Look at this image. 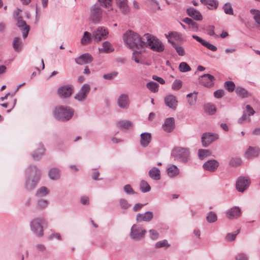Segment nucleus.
<instances>
[{
  "label": "nucleus",
  "instance_id": "nucleus-29",
  "mask_svg": "<svg viewBox=\"0 0 260 260\" xmlns=\"http://www.w3.org/2000/svg\"><path fill=\"white\" fill-rule=\"evenodd\" d=\"M183 22L189 25V28L192 31L197 32L199 29L198 24L191 19L186 17L183 19Z\"/></svg>",
  "mask_w": 260,
  "mask_h": 260
},
{
  "label": "nucleus",
  "instance_id": "nucleus-1",
  "mask_svg": "<svg viewBox=\"0 0 260 260\" xmlns=\"http://www.w3.org/2000/svg\"><path fill=\"white\" fill-rule=\"evenodd\" d=\"M123 39L126 46L132 49L143 48L144 44L143 36L141 37L132 30L126 31L123 35Z\"/></svg>",
  "mask_w": 260,
  "mask_h": 260
},
{
  "label": "nucleus",
  "instance_id": "nucleus-54",
  "mask_svg": "<svg viewBox=\"0 0 260 260\" xmlns=\"http://www.w3.org/2000/svg\"><path fill=\"white\" fill-rule=\"evenodd\" d=\"M119 205L120 208L123 209H127L131 206L126 199L123 198L119 200Z\"/></svg>",
  "mask_w": 260,
  "mask_h": 260
},
{
  "label": "nucleus",
  "instance_id": "nucleus-7",
  "mask_svg": "<svg viewBox=\"0 0 260 260\" xmlns=\"http://www.w3.org/2000/svg\"><path fill=\"white\" fill-rule=\"evenodd\" d=\"M146 231L142 228L134 224L131 228L130 237L135 240H142L145 236Z\"/></svg>",
  "mask_w": 260,
  "mask_h": 260
},
{
  "label": "nucleus",
  "instance_id": "nucleus-17",
  "mask_svg": "<svg viewBox=\"0 0 260 260\" xmlns=\"http://www.w3.org/2000/svg\"><path fill=\"white\" fill-rule=\"evenodd\" d=\"M118 106L121 109H127L129 106V100L128 94L122 93L117 99Z\"/></svg>",
  "mask_w": 260,
  "mask_h": 260
},
{
  "label": "nucleus",
  "instance_id": "nucleus-41",
  "mask_svg": "<svg viewBox=\"0 0 260 260\" xmlns=\"http://www.w3.org/2000/svg\"><path fill=\"white\" fill-rule=\"evenodd\" d=\"M92 36L91 34L88 31H85L82 38L81 40L82 45H85L89 43L92 39Z\"/></svg>",
  "mask_w": 260,
  "mask_h": 260
},
{
  "label": "nucleus",
  "instance_id": "nucleus-36",
  "mask_svg": "<svg viewBox=\"0 0 260 260\" xmlns=\"http://www.w3.org/2000/svg\"><path fill=\"white\" fill-rule=\"evenodd\" d=\"M200 2L204 5L207 6L209 9H216L218 6V2L217 0H201Z\"/></svg>",
  "mask_w": 260,
  "mask_h": 260
},
{
  "label": "nucleus",
  "instance_id": "nucleus-13",
  "mask_svg": "<svg viewBox=\"0 0 260 260\" xmlns=\"http://www.w3.org/2000/svg\"><path fill=\"white\" fill-rule=\"evenodd\" d=\"M90 90V85L88 84H84L75 96V99L80 102L84 101Z\"/></svg>",
  "mask_w": 260,
  "mask_h": 260
},
{
  "label": "nucleus",
  "instance_id": "nucleus-61",
  "mask_svg": "<svg viewBox=\"0 0 260 260\" xmlns=\"http://www.w3.org/2000/svg\"><path fill=\"white\" fill-rule=\"evenodd\" d=\"M150 238L153 240H156L158 239L159 234L155 230L151 229L148 232Z\"/></svg>",
  "mask_w": 260,
  "mask_h": 260
},
{
  "label": "nucleus",
  "instance_id": "nucleus-35",
  "mask_svg": "<svg viewBox=\"0 0 260 260\" xmlns=\"http://www.w3.org/2000/svg\"><path fill=\"white\" fill-rule=\"evenodd\" d=\"M167 173L170 177H174L179 174V170L176 166L171 165L167 169Z\"/></svg>",
  "mask_w": 260,
  "mask_h": 260
},
{
  "label": "nucleus",
  "instance_id": "nucleus-51",
  "mask_svg": "<svg viewBox=\"0 0 260 260\" xmlns=\"http://www.w3.org/2000/svg\"><path fill=\"white\" fill-rule=\"evenodd\" d=\"M132 125V122L127 120H120L117 122V125L121 128H127Z\"/></svg>",
  "mask_w": 260,
  "mask_h": 260
},
{
  "label": "nucleus",
  "instance_id": "nucleus-28",
  "mask_svg": "<svg viewBox=\"0 0 260 260\" xmlns=\"http://www.w3.org/2000/svg\"><path fill=\"white\" fill-rule=\"evenodd\" d=\"M226 215L230 219L236 218L241 215V210L238 207H234L227 212Z\"/></svg>",
  "mask_w": 260,
  "mask_h": 260
},
{
  "label": "nucleus",
  "instance_id": "nucleus-12",
  "mask_svg": "<svg viewBox=\"0 0 260 260\" xmlns=\"http://www.w3.org/2000/svg\"><path fill=\"white\" fill-rule=\"evenodd\" d=\"M100 5L103 7L107 8L105 11V15L107 18H112L115 15V11L112 7L113 0H98Z\"/></svg>",
  "mask_w": 260,
  "mask_h": 260
},
{
  "label": "nucleus",
  "instance_id": "nucleus-19",
  "mask_svg": "<svg viewBox=\"0 0 260 260\" xmlns=\"http://www.w3.org/2000/svg\"><path fill=\"white\" fill-rule=\"evenodd\" d=\"M164 101L166 106L172 110H176L178 105V101L175 95H168L165 98Z\"/></svg>",
  "mask_w": 260,
  "mask_h": 260
},
{
  "label": "nucleus",
  "instance_id": "nucleus-38",
  "mask_svg": "<svg viewBox=\"0 0 260 260\" xmlns=\"http://www.w3.org/2000/svg\"><path fill=\"white\" fill-rule=\"evenodd\" d=\"M198 92L194 91L193 93H190L186 95L187 102L190 106H193L196 104L197 99Z\"/></svg>",
  "mask_w": 260,
  "mask_h": 260
},
{
  "label": "nucleus",
  "instance_id": "nucleus-31",
  "mask_svg": "<svg viewBox=\"0 0 260 260\" xmlns=\"http://www.w3.org/2000/svg\"><path fill=\"white\" fill-rule=\"evenodd\" d=\"M50 192V190L45 186H41L38 188L35 193L36 198H41L47 196Z\"/></svg>",
  "mask_w": 260,
  "mask_h": 260
},
{
  "label": "nucleus",
  "instance_id": "nucleus-45",
  "mask_svg": "<svg viewBox=\"0 0 260 260\" xmlns=\"http://www.w3.org/2000/svg\"><path fill=\"white\" fill-rule=\"evenodd\" d=\"M250 13L253 15L255 22L260 25V11L256 9H251Z\"/></svg>",
  "mask_w": 260,
  "mask_h": 260
},
{
  "label": "nucleus",
  "instance_id": "nucleus-11",
  "mask_svg": "<svg viewBox=\"0 0 260 260\" xmlns=\"http://www.w3.org/2000/svg\"><path fill=\"white\" fill-rule=\"evenodd\" d=\"M250 184V180L248 177L240 176L236 182V188L239 192L244 191Z\"/></svg>",
  "mask_w": 260,
  "mask_h": 260
},
{
  "label": "nucleus",
  "instance_id": "nucleus-55",
  "mask_svg": "<svg viewBox=\"0 0 260 260\" xmlns=\"http://www.w3.org/2000/svg\"><path fill=\"white\" fill-rule=\"evenodd\" d=\"M240 229L237 230V231L233 233H229L226 235L225 237V239L228 241H234L237 235L239 233Z\"/></svg>",
  "mask_w": 260,
  "mask_h": 260
},
{
  "label": "nucleus",
  "instance_id": "nucleus-24",
  "mask_svg": "<svg viewBox=\"0 0 260 260\" xmlns=\"http://www.w3.org/2000/svg\"><path fill=\"white\" fill-rule=\"evenodd\" d=\"M260 153V149L257 147H249L245 152V156L248 158H252L257 157Z\"/></svg>",
  "mask_w": 260,
  "mask_h": 260
},
{
  "label": "nucleus",
  "instance_id": "nucleus-10",
  "mask_svg": "<svg viewBox=\"0 0 260 260\" xmlns=\"http://www.w3.org/2000/svg\"><path fill=\"white\" fill-rule=\"evenodd\" d=\"M46 148L42 142L37 143L34 150V160H39L45 155Z\"/></svg>",
  "mask_w": 260,
  "mask_h": 260
},
{
  "label": "nucleus",
  "instance_id": "nucleus-21",
  "mask_svg": "<svg viewBox=\"0 0 260 260\" xmlns=\"http://www.w3.org/2000/svg\"><path fill=\"white\" fill-rule=\"evenodd\" d=\"M175 126L174 118L173 117H169L165 120V123L162 125V128L165 132L170 133L174 130Z\"/></svg>",
  "mask_w": 260,
  "mask_h": 260
},
{
  "label": "nucleus",
  "instance_id": "nucleus-42",
  "mask_svg": "<svg viewBox=\"0 0 260 260\" xmlns=\"http://www.w3.org/2000/svg\"><path fill=\"white\" fill-rule=\"evenodd\" d=\"M140 188L143 193L149 192L151 190V187L146 181H141L140 185Z\"/></svg>",
  "mask_w": 260,
  "mask_h": 260
},
{
  "label": "nucleus",
  "instance_id": "nucleus-34",
  "mask_svg": "<svg viewBox=\"0 0 260 260\" xmlns=\"http://www.w3.org/2000/svg\"><path fill=\"white\" fill-rule=\"evenodd\" d=\"M149 175L153 180H158L160 179V170L156 167H153L149 170Z\"/></svg>",
  "mask_w": 260,
  "mask_h": 260
},
{
  "label": "nucleus",
  "instance_id": "nucleus-64",
  "mask_svg": "<svg viewBox=\"0 0 260 260\" xmlns=\"http://www.w3.org/2000/svg\"><path fill=\"white\" fill-rule=\"evenodd\" d=\"M235 260H249V257L246 253L241 252L235 256Z\"/></svg>",
  "mask_w": 260,
  "mask_h": 260
},
{
  "label": "nucleus",
  "instance_id": "nucleus-49",
  "mask_svg": "<svg viewBox=\"0 0 260 260\" xmlns=\"http://www.w3.org/2000/svg\"><path fill=\"white\" fill-rule=\"evenodd\" d=\"M211 152L207 149H199L198 151V156L201 159H203L205 157L210 156Z\"/></svg>",
  "mask_w": 260,
  "mask_h": 260
},
{
  "label": "nucleus",
  "instance_id": "nucleus-27",
  "mask_svg": "<svg viewBox=\"0 0 260 260\" xmlns=\"http://www.w3.org/2000/svg\"><path fill=\"white\" fill-rule=\"evenodd\" d=\"M48 174L51 180H57L60 178V170L57 167H53L49 170Z\"/></svg>",
  "mask_w": 260,
  "mask_h": 260
},
{
  "label": "nucleus",
  "instance_id": "nucleus-62",
  "mask_svg": "<svg viewBox=\"0 0 260 260\" xmlns=\"http://www.w3.org/2000/svg\"><path fill=\"white\" fill-rule=\"evenodd\" d=\"M170 245L168 244L166 240L160 241L156 243L155 247L156 248H159L163 247H169Z\"/></svg>",
  "mask_w": 260,
  "mask_h": 260
},
{
  "label": "nucleus",
  "instance_id": "nucleus-3",
  "mask_svg": "<svg viewBox=\"0 0 260 260\" xmlns=\"http://www.w3.org/2000/svg\"><path fill=\"white\" fill-rule=\"evenodd\" d=\"M105 12L101 6L98 4H93L91 6L88 12V19L93 24L100 23L103 18V14L105 15Z\"/></svg>",
  "mask_w": 260,
  "mask_h": 260
},
{
  "label": "nucleus",
  "instance_id": "nucleus-22",
  "mask_svg": "<svg viewBox=\"0 0 260 260\" xmlns=\"http://www.w3.org/2000/svg\"><path fill=\"white\" fill-rule=\"evenodd\" d=\"M93 60V57L89 53H84L75 59V62L78 64H83L90 63Z\"/></svg>",
  "mask_w": 260,
  "mask_h": 260
},
{
  "label": "nucleus",
  "instance_id": "nucleus-23",
  "mask_svg": "<svg viewBox=\"0 0 260 260\" xmlns=\"http://www.w3.org/2000/svg\"><path fill=\"white\" fill-rule=\"evenodd\" d=\"M151 141V135L149 133H143L140 135V143L142 147H147Z\"/></svg>",
  "mask_w": 260,
  "mask_h": 260
},
{
  "label": "nucleus",
  "instance_id": "nucleus-30",
  "mask_svg": "<svg viewBox=\"0 0 260 260\" xmlns=\"http://www.w3.org/2000/svg\"><path fill=\"white\" fill-rule=\"evenodd\" d=\"M235 92L237 95L243 99L247 98L250 95L248 91L241 86H237L236 88Z\"/></svg>",
  "mask_w": 260,
  "mask_h": 260
},
{
  "label": "nucleus",
  "instance_id": "nucleus-39",
  "mask_svg": "<svg viewBox=\"0 0 260 260\" xmlns=\"http://www.w3.org/2000/svg\"><path fill=\"white\" fill-rule=\"evenodd\" d=\"M169 42L172 44L173 47L175 49L177 54L179 56H184L185 54L184 49L183 47L179 45L175 42L169 40Z\"/></svg>",
  "mask_w": 260,
  "mask_h": 260
},
{
  "label": "nucleus",
  "instance_id": "nucleus-14",
  "mask_svg": "<svg viewBox=\"0 0 260 260\" xmlns=\"http://www.w3.org/2000/svg\"><path fill=\"white\" fill-rule=\"evenodd\" d=\"M199 80L200 83L204 86L211 87L214 85L215 78L210 74H206L200 76Z\"/></svg>",
  "mask_w": 260,
  "mask_h": 260
},
{
  "label": "nucleus",
  "instance_id": "nucleus-48",
  "mask_svg": "<svg viewBox=\"0 0 260 260\" xmlns=\"http://www.w3.org/2000/svg\"><path fill=\"white\" fill-rule=\"evenodd\" d=\"M42 176V171L37 167L34 166V182L38 181Z\"/></svg>",
  "mask_w": 260,
  "mask_h": 260
},
{
  "label": "nucleus",
  "instance_id": "nucleus-56",
  "mask_svg": "<svg viewBox=\"0 0 260 260\" xmlns=\"http://www.w3.org/2000/svg\"><path fill=\"white\" fill-rule=\"evenodd\" d=\"M244 121L250 122L251 119L247 116V114L245 111L243 112V115L241 117L238 119V123L239 124H242Z\"/></svg>",
  "mask_w": 260,
  "mask_h": 260
},
{
  "label": "nucleus",
  "instance_id": "nucleus-50",
  "mask_svg": "<svg viewBox=\"0 0 260 260\" xmlns=\"http://www.w3.org/2000/svg\"><path fill=\"white\" fill-rule=\"evenodd\" d=\"M217 219V217L216 213L212 211L210 212L206 217V220L209 223L214 222Z\"/></svg>",
  "mask_w": 260,
  "mask_h": 260
},
{
  "label": "nucleus",
  "instance_id": "nucleus-37",
  "mask_svg": "<svg viewBox=\"0 0 260 260\" xmlns=\"http://www.w3.org/2000/svg\"><path fill=\"white\" fill-rule=\"evenodd\" d=\"M12 46L16 52H20L22 48V42L19 37H15L12 43Z\"/></svg>",
  "mask_w": 260,
  "mask_h": 260
},
{
  "label": "nucleus",
  "instance_id": "nucleus-18",
  "mask_svg": "<svg viewBox=\"0 0 260 260\" xmlns=\"http://www.w3.org/2000/svg\"><path fill=\"white\" fill-rule=\"evenodd\" d=\"M153 213L152 211H146L144 213H138L136 215V220L137 222L142 221L150 222L153 218Z\"/></svg>",
  "mask_w": 260,
  "mask_h": 260
},
{
  "label": "nucleus",
  "instance_id": "nucleus-9",
  "mask_svg": "<svg viewBox=\"0 0 260 260\" xmlns=\"http://www.w3.org/2000/svg\"><path fill=\"white\" fill-rule=\"evenodd\" d=\"M15 18L17 21V26L22 32L23 38L25 39L28 35L29 30V26L26 24L25 21L22 19V17L19 16L18 13H16Z\"/></svg>",
  "mask_w": 260,
  "mask_h": 260
},
{
  "label": "nucleus",
  "instance_id": "nucleus-40",
  "mask_svg": "<svg viewBox=\"0 0 260 260\" xmlns=\"http://www.w3.org/2000/svg\"><path fill=\"white\" fill-rule=\"evenodd\" d=\"M48 205V201L45 199H39L36 204V209L41 210L45 209Z\"/></svg>",
  "mask_w": 260,
  "mask_h": 260
},
{
  "label": "nucleus",
  "instance_id": "nucleus-20",
  "mask_svg": "<svg viewBox=\"0 0 260 260\" xmlns=\"http://www.w3.org/2000/svg\"><path fill=\"white\" fill-rule=\"evenodd\" d=\"M219 163L215 159H210L203 165L204 170L211 172H214L218 167Z\"/></svg>",
  "mask_w": 260,
  "mask_h": 260
},
{
  "label": "nucleus",
  "instance_id": "nucleus-52",
  "mask_svg": "<svg viewBox=\"0 0 260 260\" xmlns=\"http://www.w3.org/2000/svg\"><path fill=\"white\" fill-rule=\"evenodd\" d=\"M179 69L181 72H186L191 70L190 67L185 62H181L179 64Z\"/></svg>",
  "mask_w": 260,
  "mask_h": 260
},
{
  "label": "nucleus",
  "instance_id": "nucleus-4",
  "mask_svg": "<svg viewBox=\"0 0 260 260\" xmlns=\"http://www.w3.org/2000/svg\"><path fill=\"white\" fill-rule=\"evenodd\" d=\"M74 114V111L68 107L59 106L53 111V115L58 120L65 122L69 120Z\"/></svg>",
  "mask_w": 260,
  "mask_h": 260
},
{
  "label": "nucleus",
  "instance_id": "nucleus-44",
  "mask_svg": "<svg viewBox=\"0 0 260 260\" xmlns=\"http://www.w3.org/2000/svg\"><path fill=\"white\" fill-rule=\"evenodd\" d=\"M146 87L151 91L156 92L158 91L159 85L155 82L151 81L147 83Z\"/></svg>",
  "mask_w": 260,
  "mask_h": 260
},
{
  "label": "nucleus",
  "instance_id": "nucleus-2",
  "mask_svg": "<svg viewBox=\"0 0 260 260\" xmlns=\"http://www.w3.org/2000/svg\"><path fill=\"white\" fill-rule=\"evenodd\" d=\"M143 39L144 44L143 48H147L157 52H162L165 49V46L161 41L151 34L144 35Z\"/></svg>",
  "mask_w": 260,
  "mask_h": 260
},
{
  "label": "nucleus",
  "instance_id": "nucleus-46",
  "mask_svg": "<svg viewBox=\"0 0 260 260\" xmlns=\"http://www.w3.org/2000/svg\"><path fill=\"white\" fill-rule=\"evenodd\" d=\"M224 88L230 92H233L236 88L234 82L231 81L225 82L224 84Z\"/></svg>",
  "mask_w": 260,
  "mask_h": 260
},
{
  "label": "nucleus",
  "instance_id": "nucleus-63",
  "mask_svg": "<svg viewBox=\"0 0 260 260\" xmlns=\"http://www.w3.org/2000/svg\"><path fill=\"white\" fill-rule=\"evenodd\" d=\"M150 5L153 11L160 10V7L159 6L158 2L156 0H150Z\"/></svg>",
  "mask_w": 260,
  "mask_h": 260
},
{
  "label": "nucleus",
  "instance_id": "nucleus-47",
  "mask_svg": "<svg viewBox=\"0 0 260 260\" xmlns=\"http://www.w3.org/2000/svg\"><path fill=\"white\" fill-rule=\"evenodd\" d=\"M206 112L210 115H213L216 110V107L214 105L211 104H207L205 106Z\"/></svg>",
  "mask_w": 260,
  "mask_h": 260
},
{
  "label": "nucleus",
  "instance_id": "nucleus-59",
  "mask_svg": "<svg viewBox=\"0 0 260 260\" xmlns=\"http://www.w3.org/2000/svg\"><path fill=\"white\" fill-rule=\"evenodd\" d=\"M141 57V53L140 51H135L133 53L132 59L134 60L137 63H140V58Z\"/></svg>",
  "mask_w": 260,
  "mask_h": 260
},
{
  "label": "nucleus",
  "instance_id": "nucleus-6",
  "mask_svg": "<svg viewBox=\"0 0 260 260\" xmlns=\"http://www.w3.org/2000/svg\"><path fill=\"white\" fill-rule=\"evenodd\" d=\"M47 222L43 218H37L34 219V233L38 237L43 236V228H46Z\"/></svg>",
  "mask_w": 260,
  "mask_h": 260
},
{
  "label": "nucleus",
  "instance_id": "nucleus-5",
  "mask_svg": "<svg viewBox=\"0 0 260 260\" xmlns=\"http://www.w3.org/2000/svg\"><path fill=\"white\" fill-rule=\"evenodd\" d=\"M172 155L175 159L182 162H186L189 159V149L186 148L177 147L173 150Z\"/></svg>",
  "mask_w": 260,
  "mask_h": 260
},
{
  "label": "nucleus",
  "instance_id": "nucleus-60",
  "mask_svg": "<svg viewBox=\"0 0 260 260\" xmlns=\"http://www.w3.org/2000/svg\"><path fill=\"white\" fill-rule=\"evenodd\" d=\"M241 159L240 158H232L229 164L233 167H237L241 165Z\"/></svg>",
  "mask_w": 260,
  "mask_h": 260
},
{
  "label": "nucleus",
  "instance_id": "nucleus-57",
  "mask_svg": "<svg viewBox=\"0 0 260 260\" xmlns=\"http://www.w3.org/2000/svg\"><path fill=\"white\" fill-rule=\"evenodd\" d=\"M118 74L117 72L114 71L110 73L104 74L103 75V78L105 80H111L115 78Z\"/></svg>",
  "mask_w": 260,
  "mask_h": 260
},
{
  "label": "nucleus",
  "instance_id": "nucleus-25",
  "mask_svg": "<svg viewBox=\"0 0 260 260\" xmlns=\"http://www.w3.org/2000/svg\"><path fill=\"white\" fill-rule=\"evenodd\" d=\"M27 177L26 179L25 186L27 190L31 191L32 189V178L31 177L32 169L30 167L26 171Z\"/></svg>",
  "mask_w": 260,
  "mask_h": 260
},
{
  "label": "nucleus",
  "instance_id": "nucleus-16",
  "mask_svg": "<svg viewBox=\"0 0 260 260\" xmlns=\"http://www.w3.org/2000/svg\"><path fill=\"white\" fill-rule=\"evenodd\" d=\"M73 91V86L66 85L60 87L58 89V93L60 97L68 98L71 96Z\"/></svg>",
  "mask_w": 260,
  "mask_h": 260
},
{
  "label": "nucleus",
  "instance_id": "nucleus-32",
  "mask_svg": "<svg viewBox=\"0 0 260 260\" xmlns=\"http://www.w3.org/2000/svg\"><path fill=\"white\" fill-rule=\"evenodd\" d=\"M116 3L123 13L126 14L129 11L127 0H116Z\"/></svg>",
  "mask_w": 260,
  "mask_h": 260
},
{
  "label": "nucleus",
  "instance_id": "nucleus-58",
  "mask_svg": "<svg viewBox=\"0 0 260 260\" xmlns=\"http://www.w3.org/2000/svg\"><path fill=\"white\" fill-rule=\"evenodd\" d=\"M123 190L127 194H135L136 192L129 184H126L123 186Z\"/></svg>",
  "mask_w": 260,
  "mask_h": 260
},
{
  "label": "nucleus",
  "instance_id": "nucleus-43",
  "mask_svg": "<svg viewBox=\"0 0 260 260\" xmlns=\"http://www.w3.org/2000/svg\"><path fill=\"white\" fill-rule=\"evenodd\" d=\"M222 9L226 14L233 15L234 11L230 3H226L222 7Z\"/></svg>",
  "mask_w": 260,
  "mask_h": 260
},
{
  "label": "nucleus",
  "instance_id": "nucleus-8",
  "mask_svg": "<svg viewBox=\"0 0 260 260\" xmlns=\"http://www.w3.org/2000/svg\"><path fill=\"white\" fill-rule=\"evenodd\" d=\"M108 31L104 27H98L92 34V38L96 42H100L107 38Z\"/></svg>",
  "mask_w": 260,
  "mask_h": 260
},
{
  "label": "nucleus",
  "instance_id": "nucleus-53",
  "mask_svg": "<svg viewBox=\"0 0 260 260\" xmlns=\"http://www.w3.org/2000/svg\"><path fill=\"white\" fill-rule=\"evenodd\" d=\"M182 86V82L180 80H175L172 85V89L177 91L179 90Z\"/></svg>",
  "mask_w": 260,
  "mask_h": 260
},
{
  "label": "nucleus",
  "instance_id": "nucleus-15",
  "mask_svg": "<svg viewBox=\"0 0 260 260\" xmlns=\"http://www.w3.org/2000/svg\"><path fill=\"white\" fill-rule=\"evenodd\" d=\"M218 139V135L215 134L205 133L202 137V143L204 147H207L213 142Z\"/></svg>",
  "mask_w": 260,
  "mask_h": 260
},
{
  "label": "nucleus",
  "instance_id": "nucleus-33",
  "mask_svg": "<svg viewBox=\"0 0 260 260\" xmlns=\"http://www.w3.org/2000/svg\"><path fill=\"white\" fill-rule=\"evenodd\" d=\"M103 48L99 49L100 53H109L114 51V48L112 47L111 44L107 41L104 42L102 44Z\"/></svg>",
  "mask_w": 260,
  "mask_h": 260
},
{
  "label": "nucleus",
  "instance_id": "nucleus-26",
  "mask_svg": "<svg viewBox=\"0 0 260 260\" xmlns=\"http://www.w3.org/2000/svg\"><path fill=\"white\" fill-rule=\"evenodd\" d=\"M187 14L194 19L200 21L203 19L201 13L193 8H189L186 10Z\"/></svg>",
  "mask_w": 260,
  "mask_h": 260
}]
</instances>
